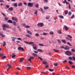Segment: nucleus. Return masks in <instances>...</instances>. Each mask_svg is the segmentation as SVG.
Here are the masks:
<instances>
[{
	"label": "nucleus",
	"instance_id": "nucleus-25",
	"mask_svg": "<svg viewBox=\"0 0 75 75\" xmlns=\"http://www.w3.org/2000/svg\"><path fill=\"white\" fill-rule=\"evenodd\" d=\"M59 17L60 18H61L62 19H63V18H64V16H59Z\"/></svg>",
	"mask_w": 75,
	"mask_h": 75
},
{
	"label": "nucleus",
	"instance_id": "nucleus-1",
	"mask_svg": "<svg viewBox=\"0 0 75 75\" xmlns=\"http://www.w3.org/2000/svg\"><path fill=\"white\" fill-rule=\"evenodd\" d=\"M3 30H6V28H8L9 27V25L7 24H4L2 26Z\"/></svg>",
	"mask_w": 75,
	"mask_h": 75
},
{
	"label": "nucleus",
	"instance_id": "nucleus-17",
	"mask_svg": "<svg viewBox=\"0 0 75 75\" xmlns=\"http://www.w3.org/2000/svg\"><path fill=\"white\" fill-rule=\"evenodd\" d=\"M43 63L45 65H47V62L46 61H44L43 62Z\"/></svg>",
	"mask_w": 75,
	"mask_h": 75
},
{
	"label": "nucleus",
	"instance_id": "nucleus-58",
	"mask_svg": "<svg viewBox=\"0 0 75 75\" xmlns=\"http://www.w3.org/2000/svg\"><path fill=\"white\" fill-rule=\"evenodd\" d=\"M6 7L7 8H9V5H6Z\"/></svg>",
	"mask_w": 75,
	"mask_h": 75
},
{
	"label": "nucleus",
	"instance_id": "nucleus-56",
	"mask_svg": "<svg viewBox=\"0 0 75 75\" xmlns=\"http://www.w3.org/2000/svg\"><path fill=\"white\" fill-rule=\"evenodd\" d=\"M1 14H2V15L4 16V17H6V15L5 14H4V13L2 12V13H1Z\"/></svg>",
	"mask_w": 75,
	"mask_h": 75
},
{
	"label": "nucleus",
	"instance_id": "nucleus-19",
	"mask_svg": "<svg viewBox=\"0 0 75 75\" xmlns=\"http://www.w3.org/2000/svg\"><path fill=\"white\" fill-rule=\"evenodd\" d=\"M32 55H33V56H35V57H37L38 56L37 54L34 53H33Z\"/></svg>",
	"mask_w": 75,
	"mask_h": 75
},
{
	"label": "nucleus",
	"instance_id": "nucleus-16",
	"mask_svg": "<svg viewBox=\"0 0 75 75\" xmlns=\"http://www.w3.org/2000/svg\"><path fill=\"white\" fill-rule=\"evenodd\" d=\"M62 41L63 43L64 44H66V40H62Z\"/></svg>",
	"mask_w": 75,
	"mask_h": 75
},
{
	"label": "nucleus",
	"instance_id": "nucleus-21",
	"mask_svg": "<svg viewBox=\"0 0 75 75\" xmlns=\"http://www.w3.org/2000/svg\"><path fill=\"white\" fill-rule=\"evenodd\" d=\"M0 35L2 37H5V35H3L1 33H0Z\"/></svg>",
	"mask_w": 75,
	"mask_h": 75
},
{
	"label": "nucleus",
	"instance_id": "nucleus-33",
	"mask_svg": "<svg viewBox=\"0 0 75 75\" xmlns=\"http://www.w3.org/2000/svg\"><path fill=\"white\" fill-rule=\"evenodd\" d=\"M38 58H39V59H40L41 61H42L43 60L42 59V57H38Z\"/></svg>",
	"mask_w": 75,
	"mask_h": 75
},
{
	"label": "nucleus",
	"instance_id": "nucleus-5",
	"mask_svg": "<svg viewBox=\"0 0 75 75\" xmlns=\"http://www.w3.org/2000/svg\"><path fill=\"white\" fill-rule=\"evenodd\" d=\"M18 50H19V51H21V50H22L23 51H25V50H24L23 47H18Z\"/></svg>",
	"mask_w": 75,
	"mask_h": 75
},
{
	"label": "nucleus",
	"instance_id": "nucleus-37",
	"mask_svg": "<svg viewBox=\"0 0 75 75\" xmlns=\"http://www.w3.org/2000/svg\"><path fill=\"white\" fill-rule=\"evenodd\" d=\"M49 34H50V35H51V34H54V32L52 31L51 32L49 33Z\"/></svg>",
	"mask_w": 75,
	"mask_h": 75
},
{
	"label": "nucleus",
	"instance_id": "nucleus-27",
	"mask_svg": "<svg viewBox=\"0 0 75 75\" xmlns=\"http://www.w3.org/2000/svg\"><path fill=\"white\" fill-rule=\"evenodd\" d=\"M50 16H47L46 17V18L47 20H48V19L50 18Z\"/></svg>",
	"mask_w": 75,
	"mask_h": 75
},
{
	"label": "nucleus",
	"instance_id": "nucleus-63",
	"mask_svg": "<svg viewBox=\"0 0 75 75\" xmlns=\"http://www.w3.org/2000/svg\"><path fill=\"white\" fill-rule=\"evenodd\" d=\"M52 43H53V44H56V42L54 41H52Z\"/></svg>",
	"mask_w": 75,
	"mask_h": 75
},
{
	"label": "nucleus",
	"instance_id": "nucleus-26",
	"mask_svg": "<svg viewBox=\"0 0 75 75\" xmlns=\"http://www.w3.org/2000/svg\"><path fill=\"white\" fill-rule=\"evenodd\" d=\"M67 36L69 38H72V36H71V35H67Z\"/></svg>",
	"mask_w": 75,
	"mask_h": 75
},
{
	"label": "nucleus",
	"instance_id": "nucleus-31",
	"mask_svg": "<svg viewBox=\"0 0 75 75\" xmlns=\"http://www.w3.org/2000/svg\"><path fill=\"white\" fill-rule=\"evenodd\" d=\"M40 9L41 10V11H42V13H43L44 14V13H45V11H43V10H42V8H40Z\"/></svg>",
	"mask_w": 75,
	"mask_h": 75
},
{
	"label": "nucleus",
	"instance_id": "nucleus-24",
	"mask_svg": "<svg viewBox=\"0 0 75 75\" xmlns=\"http://www.w3.org/2000/svg\"><path fill=\"white\" fill-rule=\"evenodd\" d=\"M39 6V4H37L36 5H35V7L36 8H38Z\"/></svg>",
	"mask_w": 75,
	"mask_h": 75
},
{
	"label": "nucleus",
	"instance_id": "nucleus-9",
	"mask_svg": "<svg viewBox=\"0 0 75 75\" xmlns=\"http://www.w3.org/2000/svg\"><path fill=\"white\" fill-rule=\"evenodd\" d=\"M34 42H29L28 44L29 45H31L33 47H34Z\"/></svg>",
	"mask_w": 75,
	"mask_h": 75
},
{
	"label": "nucleus",
	"instance_id": "nucleus-48",
	"mask_svg": "<svg viewBox=\"0 0 75 75\" xmlns=\"http://www.w3.org/2000/svg\"><path fill=\"white\" fill-rule=\"evenodd\" d=\"M71 14H72V13H71V11L69 12L68 13V15H71Z\"/></svg>",
	"mask_w": 75,
	"mask_h": 75
},
{
	"label": "nucleus",
	"instance_id": "nucleus-35",
	"mask_svg": "<svg viewBox=\"0 0 75 75\" xmlns=\"http://www.w3.org/2000/svg\"><path fill=\"white\" fill-rule=\"evenodd\" d=\"M25 28H30V26L28 25H26L25 26Z\"/></svg>",
	"mask_w": 75,
	"mask_h": 75
},
{
	"label": "nucleus",
	"instance_id": "nucleus-39",
	"mask_svg": "<svg viewBox=\"0 0 75 75\" xmlns=\"http://www.w3.org/2000/svg\"><path fill=\"white\" fill-rule=\"evenodd\" d=\"M74 17H75V15H73L71 17V19H73V18H74Z\"/></svg>",
	"mask_w": 75,
	"mask_h": 75
},
{
	"label": "nucleus",
	"instance_id": "nucleus-32",
	"mask_svg": "<svg viewBox=\"0 0 75 75\" xmlns=\"http://www.w3.org/2000/svg\"><path fill=\"white\" fill-rule=\"evenodd\" d=\"M35 35L36 37H38V36H39V33H35Z\"/></svg>",
	"mask_w": 75,
	"mask_h": 75
},
{
	"label": "nucleus",
	"instance_id": "nucleus-41",
	"mask_svg": "<svg viewBox=\"0 0 75 75\" xmlns=\"http://www.w3.org/2000/svg\"><path fill=\"white\" fill-rule=\"evenodd\" d=\"M53 50L54 52H58V50H56V49H54Z\"/></svg>",
	"mask_w": 75,
	"mask_h": 75
},
{
	"label": "nucleus",
	"instance_id": "nucleus-49",
	"mask_svg": "<svg viewBox=\"0 0 75 75\" xmlns=\"http://www.w3.org/2000/svg\"><path fill=\"white\" fill-rule=\"evenodd\" d=\"M54 66H55V67H57V66L58 65V63H55L54 64Z\"/></svg>",
	"mask_w": 75,
	"mask_h": 75
},
{
	"label": "nucleus",
	"instance_id": "nucleus-45",
	"mask_svg": "<svg viewBox=\"0 0 75 75\" xmlns=\"http://www.w3.org/2000/svg\"><path fill=\"white\" fill-rule=\"evenodd\" d=\"M6 58V56H4L2 58V59H5Z\"/></svg>",
	"mask_w": 75,
	"mask_h": 75
},
{
	"label": "nucleus",
	"instance_id": "nucleus-18",
	"mask_svg": "<svg viewBox=\"0 0 75 75\" xmlns=\"http://www.w3.org/2000/svg\"><path fill=\"white\" fill-rule=\"evenodd\" d=\"M8 10L9 11H12L13 10V8L12 7H10L8 9Z\"/></svg>",
	"mask_w": 75,
	"mask_h": 75
},
{
	"label": "nucleus",
	"instance_id": "nucleus-6",
	"mask_svg": "<svg viewBox=\"0 0 75 75\" xmlns=\"http://www.w3.org/2000/svg\"><path fill=\"white\" fill-rule=\"evenodd\" d=\"M12 20H14L16 21V22H17V21H18V19L17 18L15 17H13L12 18Z\"/></svg>",
	"mask_w": 75,
	"mask_h": 75
},
{
	"label": "nucleus",
	"instance_id": "nucleus-13",
	"mask_svg": "<svg viewBox=\"0 0 75 75\" xmlns=\"http://www.w3.org/2000/svg\"><path fill=\"white\" fill-rule=\"evenodd\" d=\"M25 35V37H28V38H31V37L30 35L28 34Z\"/></svg>",
	"mask_w": 75,
	"mask_h": 75
},
{
	"label": "nucleus",
	"instance_id": "nucleus-57",
	"mask_svg": "<svg viewBox=\"0 0 75 75\" xmlns=\"http://www.w3.org/2000/svg\"><path fill=\"white\" fill-rule=\"evenodd\" d=\"M71 51H72V52H75V50L74 49H72L71 50Z\"/></svg>",
	"mask_w": 75,
	"mask_h": 75
},
{
	"label": "nucleus",
	"instance_id": "nucleus-53",
	"mask_svg": "<svg viewBox=\"0 0 75 75\" xmlns=\"http://www.w3.org/2000/svg\"><path fill=\"white\" fill-rule=\"evenodd\" d=\"M30 58L31 59H34V57H33V56H31V57H30Z\"/></svg>",
	"mask_w": 75,
	"mask_h": 75
},
{
	"label": "nucleus",
	"instance_id": "nucleus-22",
	"mask_svg": "<svg viewBox=\"0 0 75 75\" xmlns=\"http://www.w3.org/2000/svg\"><path fill=\"white\" fill-rule=\"evenodd\" d=\"M22 3L21 2L20 3H19L18 4V6H22Z\"/></svg>",
	"mask_w": 75,
	"mask_h": 75
},
{
	"label": "nucleus",
	"instance_id": "nucleus-23",
	"mask_svg": "<svg viewBox=\"0 0 75 75\" xmlns=\"http://www.w3.org/2000/svg\"><path fill=\"white\" fill-rule=\"evenodd\" d=\"M64 13H65V14L67 15L68 14V11H67V10H65L64 11Z\"/></svg>",
	"mask_w": 75,
	"mask_h": 75
},
{
	"label": "nucleus",
	"instance_id": "nucleus-42",
	"mask_svg": "<svg viewBox=\"0 0 75 75\" xmlns=\"http://www.w3.org/2000/svg\"><path fill=\"white\" fill-rule=\"evenodd\" d=\"M39 45L40 46H44V45H43V44H41V43L39 44Z\"/></svg>",
	"mask_w": 75,
	"mask_h": 75
},
{
	"label": "nucleus",
	"instance_id": "nucleus-61",
	"mask_svg": "<svg viewBox=\"0 0 75 75\" xmlns=\"http://www.w3.org/2000/svg\"><path fill=\"white\" fill-rule=\"evenodd\" d=\"M72 58H73V60H74V61H75V57H72Z\"/></svg>",
	"mask_w": 75,
	"mask_h": 75
},
{
	"label": "nucleus",
	"instance_id": "nucleus-15",
	"mask_svg": "<svg viewBox=\"0 0 75 75\" xmlns=\"http://www.w3.org/2000/svg\"><path fill=\"white\" fill-rule=\"evenodd\" d=\"M7 22L8 23H13V21H12L11 20H8L7 21Z\"/></svg>",
	"mask_w": 75,
	"mask_h": 75
},
{
	"label": "nucleus",
	"instance_id": "nucleus-64",
	"mask_svg": "<svg viewBox=\"0 0 75 75\" xmlns=\"http://www.w3.org/2000/svg\"><path fill=\"white\" fill-rule=\"evenodd\" d=\"M3 54H0V57H3Z\"/></svg>",
	"mask_w": 75,
	"mask_h": 75
},
{
	"label": "nucleus",
	"instance_id": "nucleus-34",
	"mask_svg": "<svg viewBox=\"0 0 75 75\" xmlns=\"http://www.w3.org/2000/svg\"><path fill=\"white\" fill-rule=\"evenodd\" d=\"M68 63H69V64H72V63H73L71 61H69L68 62Z\"/></svg>",
	"mask_w": 75,
	"mask_h": 75
},
{
	"label": "nucleus",
	"instance_id": "nucleus-3",
	"mask_svg": "<svg viewBox=\"0 0 75 75\" xmlns=\"http://www.w3.org/2000/svg\"><path fill=\"white\" fill-rule=\"evenodd\" d=\"M44 23H39L38 24V26H39V27H43V26H44Z\"/></svg>",
	"mask_w": 75,
	"mask_h": 75
},
{
	"label": "nucleus",
	"instance_id": "nucleus-51",
	"mask_svg": "<svg viewBox=\"0 0 75 75\" xmlns=\"http://www.w3.org/2000/svg\"><path fill=\"white\" fill-rule=\"evenodd\" d=\"M43 35H47V33H43Z\"/></svg>",
	"mask_w": 75,
	"mask_h": 75
},
{
	"label": "nucleus",
	"instance_id": "nucleus-20",
	"mask_svg": "<svg viewBox=\"0 0 75 75\" xmlns=\"http://www.w3.org/2000/svg\"><path fill=\"white\" fill-rule=\"evenodd\" d=\"M57 33H58L60 34H61L62 33L60 30H58Z\"/></svg>",
	"mask_w": 75,
	"mask_h": 75
},
{
	"label": "nucleus",
	"instance_id": "nucleus-12",
	"mask_svg": "<svg viewBox=\"0 0 75 75\" xmlns=\"http://www.w3.org/2000/svg\"><path fill=\"white\" fill-rule=\"evenodd\" d=\"M38 52H43V50H42L41 49H38L37 50Z\"/></svg>",
	"mask_w": 75,
	"mask_h": 75
},
{
	"label": "nucleus",
	"instance_id": "nucleus-62",
	"mask_svg": "<svg viewBox=\"0 0 75 75\" xmlns=\"http://www.w3.org/2000/svg\"><path fill=\"white\" fill-rule=\"evenodd\" d=\"M48 0H44V1L45 3H47Z\"/></svg>",
	"mask_w": 75,
	"mask_h": 75
},
{
	"label": "nucleus",
	"instance_id": "nucleus-54",
	"mask_svg": "<svg viewBox=\"0 0 75 75\" xmlns=\"http://www.w3.org/2000/svg\"><path fill=\"white\" fill-rule=\"evenodd\" d=\"M67 2V1L66 0H64V1H63V4H65V3H66Z\"/></svg>",
	"mask_w": 75,
	"mask_h": 75
},
{
	"label": "nucleus",
	"instance_id": "nucleus-43",
	"mask_svg": "<svg viewBox=\"0 0 75 75\" xmlns=\"http://www.w3.org/2000/svg\"><path fill=\"white\" fill-rule=\"evenodd\" d=\"M54 70V69H49V71H50V72H52V71H53Z\"/></svg>",
	"mask_w": 75,
	"mask_h": 75
},
{
	"label": "nucleus",
	"instance_id": "nucleus-38",
	"mask_svg": "<svg viewBox=\"0 0 75 75\" xmlns=\"http://www.w3.org/2000/svg\"><path fill=\"white\" fill-rule=\"evenodd\" d=\"M38 13V11L37 10H36L35 12L34 13V14H37Z\"/></svg>",
	"mask_w": 75,
	"mask_h": 75
},
{
	"label": "nucleus",
	"instance_id": "nucleus-11",
	"mask_svg": "<svg viewBox=\"0 0 75 75\" xmlns=\"http://www.w3.org/2000/svg\"><path fill=\"white\" fill-rule=\"evenodd\" d=\"M7 66H8V68L7 69V71H8V70H9V69H10V68H11V65H10L9 64H7Z\"/></svg>",
	"mask_w": 75,
	"mask_h": 75
},
{
	"label": "nucleus",
	"instance_id": "nucleus-60",
	"mask_svg": "<svg viewBox=\"0 0 75 75\" xmlns=\"http://www.w3.org/2000/svg\"><path fill=\"white\" fill-rule=\"evenodd\" d=\"M23 42H25V43H26V44H28V43L29 42H27V41H23Z\"/></svg>",
	"mask_w": 75,
	"mask_h": 75
},
{
	"label": "nucleus",
	"instance_id": "nucleus-8",
	"mask_svg": "<svg viewBox=\"0 0 75 75\" xmlns=\"http://www.w3.org/2000/svg\"><path fill=\"white\" fill-rule=\"evenodd\" d=\"M16 56V55L15 54V53H13L12 54V55L11 56V57L12 58H14Z\"/></svg>",
	"mask_w": 75,
	"mask_h": 75
},
{
	"label": "nucleus",
	"instance_id": "nucleus-52",
	"mask_svg": "<svg viewBox=\"0 0 75 75\" xmlns=\"http://www.w3.org/2000/svg\"><path fill=\"white\" fill-rule=\"evenodd\" d=\"M40 40H44V38L43 37H40Z\"/></svg>",
	"mask_w": 75,
	"mask_h": 75
},
{
	"label": "nucleus",
	"instance_id": "nucleus-14",
	"mask_svg": "<svg viewBox=\"0 0 75 75\" xmlns=\"http://www.w3.org/2000/svg\"><path fill=\"white\" fill-rule=\"evenodd\" d=\"M64 27L65 30H66V31H68V28L67 26L64 25Z\"/></svg>",
	"mask_w": 75,
	"mask_h": 75
},
{
	"label": "nucleus",
	"instance_id": "nucleus-30",
	"mask_svg": "<svg viewBox=\"0 0 75 75\" xmlns=\"http://www.w3.org/2000/svg\"><path fill=\"white\" fill-rule=\"evenodd\" d=\"M23 60H24V59L23 58H21L20 59V62H22L23 61Z\"/></svg>",
	"mask_w": 75,
	"mask_h": 75
},
{
	"label": "nucleus",
	"instance_id": "nucleus-7",
	"mask_svg": "<svg viewBox=\"0 0 75 75\" xmlns=\"http://www.w3.org/2000/svg\"><path fill=\"white\" fill-rule=\"evenodd\" d=\"M66 47H65L64 49L65 50H69V47L68 46H66Z\"/></svg>",
	"mask_w": 75,
	"mask_h": 75
},
{
	"label": "nucleus",
	"instance_id": "nucleus-29",
	"mask_svg": "<svg viewBox=\"0 0 75 75\" xmlns=\"http://www.w3.org/2000/svg\"><path fill=\"white\" fill-rule=\"evenodd\" d=\"M57 41H58V43H59V44H61V40H57Z\"/></svg>",
	"mask_w": 75,
	"mask_h": 75
},
{
	"label": "nucleus",
	"instance_id": "nucleus-44",
	"mask_svg": "<svg viewBox=\"0 0 75 75\" xmlns=\"http://www.w3.org/2000/svg\"><path fill=\"white\" fill-rule=\"evenodd\" d=\"M17 40H20V41H21V38H17Z\"/></svg>",
	"mask_w": 75,
	"mask_h": 75
},
{
	"label": "nucleus",
	"instance_id": "nucleus-36",
	"mask_svg": "<svg viewBox=\"0 0 75 75\" xmlns=\"http://www.w3.org/2000/svg\"><path fill=\"white\" fill-rule=\"evenodd\" d=\"M13 24L14 25H16V22L14 21L13 22Z\"/></svg>",
	"mask_w": 75,
	"mask_h": 75
},
{
	"label": "nucleus",
	"instance_id": "nucleus-10",
	"mask_svg": "<svg viewBox=\"0 0 75 75\" xmlns=\"http://www.w3.org/2000/svg\"><path fill=\"white\" fill-rule=\"evenodd\" d=\"M27 33H28V34H30V35H32L33 34V33L31 31H30L27 30Z\"/></svg>",
	"mask_w": 75,
	"mask_h": 75
},
{
	"label": "nucleus",
	"instance_id": "nucleus-47",
	"mask_svg": "<svg viewBox=\"0 0 75 75\" xmlns=\"http://www.w3.org/2000/svg\"><path fill=\"white\" fill-rule=\"evenodd\" d=\"M3 43H4V44L3 45V46H5V45H6V42H4Z\"/></svg>",
	"mask_w": 75,
	"mask_h": 75
},
{
	"label": "nucleus",
	"instance_id": "nucleus-2",
	"mask_svg": "<svg viewBox=\"0 0 75 75\" xmlns=\"http://www.w3.org/2000/svg\"><path fill=\"white\" fill-rule=\"evenodd\" d=\"M65 54L67 55H68L69 56H71V55H72V53L69 51H66Z\"/></svg>",
	"mask_w": 75,
	"mask_h": 75
},
{
	"label": "nucleus",
	"instance_id": "nucleus-46",
	"mask_svg": "<svg viewBox=\"0 0 75 75\" xmlns=\"http://www.w3.org/2000/svg\"><path fill=\"white\" fill-rule=\"evenodd\" d=\"M69 60H70V61H72V58L71 57H69Z\"/></svg>",
	"mask_w": 75,
	"mask_h": 75
},
{
	"label": "nucleus",
	"instance_id": "nucleus-50",
	"mask_svg": "<svg viewBox=\"0 0 75 75\" xmlns=\"http://www.w3.org/2000/svg\"><path fill=\"white\" fill-rule=\"evenodd\" d=\"M33 48L35 50H37V47H34V46H33Z\"/></svg>",
	"mask_w": 75,
	"mask_h": 75
},
{
	"label": "nucleus",
	"instance_id": "nucleus-4",
	"mask_svg": "<svg viewBox=\"0 0 75 75\" xmlns=\"http://www.w3.org/2000/svg\"><path fill=\"white\" fill-rule=\"evenodd\" d=\"M33 4H34L33 3L29 2L28 4V7H33Z\"/></svg>",
	"mask_w": 75,
	"mask_h": 75
},
{
	"label": "nucleus",
	"instance_id": "nucleus-40",
	"mask_svg": "<svg viewBox=\"0 0 75 75\" xmlns=\"http://www.w3.org/2000/svg\"><path fill=\"white\" fill-rule=\"evenodd\" d=\"M14 6L15 7H17V4H16V3L14 4Z\"/></svg>",
	"mask_w": 75,
	"mask_h": 75
},
{
	"label": "nucleus",
	"instance_id": "nucleus-59",
	"mask_svg": "<svg viewBox=\"0 0 75 75\" xmlns=\"http://www.w3.org/2000/svg\"><path fill=\"white\" fill-rule=\"evenodd\" d=\"M48 67H49V66L48 65H46L45 66V68H48Z\"/></svg>",
	"mask_w": 75,
	"mask_h": 75
},
{
	"label": "nucleus",
	"instance_id": "nucleus-28",
	"mask_svg": "<svg viewBox=\"0 0 75 75\" xmlns=\"http://www.w3.org/2000/svg\"><path fill=\"white\" fill-rule=\"evenodd\" d=\"M49 7H44V9H45V10H47V9H48Z\"/></svg>",
	"mask_w": 75,
	"mask_h": 75
},
{
	"label": "nucleus",
	"instance_id": "nucleus-55",
	"mask_svg": "<svg viewBox=\"0 0 75 75\" xmlns=\"http://www.w3.org/2000/svg\"><path fill=\"white\" fill-rule=\"evenodd\" d=\"M67 44H68V45H69V46H72V45L70 44V43L69 42H67Z\"/></svg>",
	"mask_w": 75,
	"mask_h": 75
}]
</instances>
